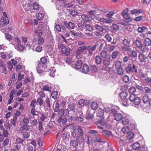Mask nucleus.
I'll return each mask as SVG.
<instances>
[{
  "label": "nucleus",
  "mask_w": 151,
  "mask_h": 151,
  "mask_svg": "<svg viewBox=\"0 0 151 151\" xmlns=\"http://www.w3.org/2000/svg\"><path fill=\"white\" fill-rule=\"evenodd\" d=\"M86 48L87 47L84 46H82L81 47H79L76 51V52H78V53L82 54V53L84 51V50H86Z\"/></svg>",
  "instance_id": "412c9836"
},
{
  "label": "nucleus",
  "mask_w": 151,
  "mask_h": 151,
  "mask_svg": "<svg viewBox=\"0 0 151 151\" xmlns=\"http://www.w3.org/2000/svg\"><path fill=\"white\" fill-rule=\"evenodd\" d=\"M96 113V117H99V118L104 117V111L102 109L99 108L97 110Z\"/></svg>",
  "instance_id": "ddd939ff"
},
{
  "label": "nucleus",
  "mask_w": 151,
  "mask_h": 151,
  "mask_svg": "<svg viewBox=\"0 0 151 151\" xmlns=\"http://www.w3.org/2000/svg\"><path fill=\"white\" fill-rule=\"evenodd\" d=\"M89 71V74L92 76H94V65H93Z\"/></svg>",
  "instance_id": "a19ab883"
},
{
  "label": "nucleus",
  "mask_w": 151,
  "mask_h": 151,
  "mask_svg": "<svg viewBox=\"0 0 151 151\" xmlns=\"http://www.w3.org/2000/svg\"><path fill=\"white\" fill-rule=\"evenodd\" d=\"M37 94L39 95V97L43 99L45 98V94L42 91H39Z\"/></svg>",
  "instance_id": "de8ad7c7"
},
{
  "label": "nucleus",
  "mask_w": 151,
  "mask_h": 151,
  "mask_svg": "<svg viewBox=\"0 0 151 151\" xmlns=\"http://www.w3.org/2000/svg\"><path fill=\"white\" fill-rule=\"evenodd\" d=\"M136 91V89L135 88L132 86L130 87L129 89V93L131 94H134V93Z\"/></svg>",
  "instance_id": "a18cd8bd"
},
{
  "label": "nucleus",
  "mask_w": 151,
  "mask_h": 151,
  "mask_svg": "<svg viewBox=\"0 0 151 151\" xmlns=\"http://www.w3.org/2000/svg\"><path fill=\"white\" fill-rule=\"evenodd\" d=\"M89 70V66L88 65L84 64L82 68V72L85 73H87Z\"/></svg>",
  "instance_id": "bb28decb"
},
{
  "label": "nucleus",
  "mask_w": 151,
  "mask_h": 151,
  "mask_svg": "<svg viewBox=\"0 0 151 151\" xmlns=\"http://www.w3.org/2000/svg\"><path fill=\"white\" fill-rule=\"evenodd\" d=\"M103 135L107 138H109L112 135L111 132L107 130H104L102 132Z\"/></svg>",
  "instance_id": "dca6fc26"
},
{
  "label": "nucleus",
  "mask_w": 151,
  "mask_h": 151,
  "mask_svg": "<svg viewBox=\"0 0 151 151\" xmlns=\"http://www.w3.org/2000/svg\"><path fill=\"white\" fill-rule=\"evenodd\" d=\"M42 89L44 91L51 93L52 90V87L50 86L45 85L43 86Z\"/></svg>",
  "instance_id": "2eb2a0df"
},
{
  "label": "nucleus",
  "mask_w": 151,
  "mask_h": 151,
  "mask_svg": "<svg viewBox=\"0 0 151 151\" xmlns=\"http://www.w3.org/2000/svg\"><path fill=\"white\" fill-rule=\"evenodd\" d=\"M58 95V92L56 91H52L51 94L52 98L54 99H56L57 98Z\"/></svg>",
  "instance_id": "3c124183"
},
{
  "label": "nucleus",
  "mask_w": 151,
  "mask_h": 151,
  "mask_svg": "<svg viewBox=\"0 0 151 151\" xmlns=\"http://www.w3.org/2000/svg\"><path fill=\"white\" fill-rule=\"evenodd\" d=\"M128 8H126L123 11L121 14V15L125 19L124 20V22L127 23L130 22L132 20V18L130 17L128 13Z\"/></svg>",
  "instance_id": "20e7f679"
},
{
  "label": "nucleus",
  "mask_w": 151,
  "mask_h": 151,
  "mask_svg": "<svg viewBox=\"0 0 151 151\" xmlns=\"http://www.w3.org/2000/svg\"><path fill=\"white\" fill-rule=\"evenodd\" d=\"M45 102L47 108H50L51 106V102L50 100V99L49 97H47L45 100Z\"/></svg>",
  "instance_id": "a878e982"
},
{
  "label": "nucleus",
  "mask_w": 151,
  "mask_h": 151,
  "mask_svg": "<svg viewBox=\"0 0 151 151\" xmlns=\"http://www.w3.org/2000/svg\"><path fill=\"white\" fill-rule=\"evenodd\" d=\"M9 138H6L4 140H3L2 145L4 146H6L9 145Z\"/></svg>",
  "instance_id": "49530a36"
},
{
  "label": "nucleus",
  "mask_w": 151,
  "mask_h": 151,
  "mask_svg": "<svg viewBox=\"0 0 151 151\" xmlns=\"http://www.w3.org/2000/svg\"><path fill=\"white\" fill-rule=\"evenodd\" d=\"M134 136V134L133 132H129L127 135V139L128 140H130L133 138Z\"/></svg>",
  "instance_id": "72a5a7b5"
},
{
  "label": "nucleus",
  "mask_w": 151,
  "mask_h": 151,
  "mask_svg": "<svg viewBox=\"0 0 151 151\" xmlns=\"http://www.w3.org/2000/svg\"><path fill=\"white\" fill-rule=\"evenodd\" d=\"M115 72V68L114 66L112 67H109L108 69V73L109 74L112 75L114 74Z\"/></svg>",
  "instance_id": "79ce46f5"
},
{
  "label": "nucleus",
  "mask_w": 151,
  "mask_h": 151,
  "mask_svg": "<svg viewBox=\"0 0 151 151\" xmlns=\"http://www.w3.org/2000/svg\"><path fill=\"white\" fill-rule=\"evenodd\" d=\"M127 127L128 129L130 130H132L134 129L135 128V126L134 124L130 123L128 125Z\"/></svg>",
  "instance_id": "e2e57ef3"
},
{
  "label": "nucleus",
  "mask_w": 151,
  "mask_h": 151,
  "mask_svg": "<svg viewBox=\"0 0 151 151\" xmlns=\"http://www.w3.org/2000/svg\"><path fill=\"white\" fill-rule=\"evenodd\" d=\"M17 117L14 116L13 118L11 120V123L13 125L15 126L16 125V122H17Z\"/></svg>",
  "instance_id": "864d4df0"
},
{
  "label": "nucleus",
  "mask_w": 151,
  "mask_h": 151,
  "mask_svg": "<svg viewBox=\"0 0 151 151\" xmlns=\"http://www.w3.org/2000/svg\"><path fill=\"white\" fill-rule=\"evenodd\" d=\"M24 48H25V47H24L20 43H18L17 45V50L18 51L22 52L24 50Z\"/></svg>",
  "instance_id": "4c0bfd02"
},
{
  "label": "nucleus",
  "mask_w": 151,
  "mask_h": 151,
  "mask_svg": "<svg viewBox=\"0 0 151 151\" xmlns=\"http://www.w3.org/2000/svg\"><path fill=\"white\" fill-rule=\"evenodd\" d=\"M140 146V144L139 142H137L132 145V148L134 150H135L136 151H137V149L139 148Z\"/></svg>",
  "instance_id": "cd10ccee"
},
{
  "label": "nucleus",
  "mask_w": 151,
  "mask_h": 151,
  "mask_svg": "<svg viewBox=\"0 0 151 151\" xmlns=\"http://www.w3.org/2000/svg\"><path fill=\"white\" fill-rule=\"evenodd\" d=\"M1 130H3L2 132V135L5 137L7 138L9 134V132H8V129H5V128H3L1 129Z\"/></svg>",
  "instance_id": "e433bc0d"
},
{
  "label": "nucleus",
  "mask_w": 151,
  "mask_h": 151,
  "mask_svg": "<svg viewBox=\"0 0 151 151\" xmlns=\"http://www.w3.org/2000/svg\"><path fill=\"white\" fill-rule=\"evenodd\" d=\"M129 100L131 103H133L136 105H139L141 101L140 98L138 97L135 94H131L129 96Z\"/></svg>",
  "instance_id": "7ed1b4c3"
},
{
  "label": "nucleus",
  "mask_w": 151,
  "mask_h": 151,
  "mask_svg": "<svg viewBox=\"0 0 151 151\" xmlns=\"http://www.w3.org/2000/svg\"><path fill=\"white\" fill-rule=\"evenodd\" d=\"M20 128L19 130L20 133H22L24 131H29L31 129V125H29V124H20Z\"/></svg>",
  "instance_id": "423d86ee"
},
{
  "label": "nucleus",
  "mask_w": 151,
  "mask_h": 151,
  "mask_svg": "<svg viewBox=\"0 0 151 151\" xmlns=\"http://www.w3.org/2000/svg\"><path fill=\"white\" fill-rule=\"evenodd\" d=\"M95 61L97 65H99L101 63V59L99 55H97L95 58Z\"/></svg>",
  "instance_id": "ea45409f"
},
{
  "label": "nucleus",
  "mask_w": 151,
  "mask_h": 151,
  "mask_svg": "<svg viewBox=\"0 0 151 151\" xmlns=\"http://www.w3.org/2000/svg\"><path fill=\"white\" fill-rule=\"evenodd\" d=\"M128 51V55L132 58H136L137 57V53L134 50H132L131 48L130 51Z\"/></svg>",
  "instance_id": "9d476101"
},
{
  "label": "nucleus",
  "mask_w": 151,
  "mask_h": 151,
  "mask_svg": "<svg viewBox=\"0 0 151 151\" xmlns=\"http://www.w3.org/2000/svg\"><path fill=\"white\" fill-rule=\"evenodd\" d=\"M58 118L56 119L57 121L60 124H64L67 122V119L65 118H63V116L58 117Z\"/></svg>",
  "instance_id": "f8f14e48"
},
{
  "label": "nucleus",
  "mask_w": 151,
  "mask_h": 151,
  "mask_svg": "<svg viewBox=\"0 0 151 151\" xmlns=\"http://www.w3.org/2000/svg\"><path fill=\"white\" fill-rule=\"evenodd\" d=\"M44 17V14L42 13H39L37 15V19L39 20L42 19Z\"/></svg>",
  "instance_id": "37998d69"
},
{
  "label": "nucleus",
  "mask_w": 151,
  "mask_h": 151,
  "mask_svg": "<svg viewBox=\"0 0 151 151\" xmlns=\"http://www.w3.org/2000/svg\"><path fill=\"white\" fill-rule=\"evenodd\" d=\"M64 23L65 25L68 29H73L75 27V25L74 23L70 22H69L68 23H67L66 21H64Z\"/></svg>",
  "instance_id": "4468645a"
},
{
  "label": "nucleus",
  "mask_w": 151,
  "mask_h": 151,
  "mask_svg": "<svg viewBox=\"0 0 151 151\" xmlns=\"http://www.w3.org/2000/svg\"><path fill=\"white\" fill-rule=\"evenodd\" d=\"M59 111L58 113V117L62 116L64 114V110L63 109L61 108L58 110Z\"/></svg>",
  "instance_id": "8fccbe9b"
},
{
  "label": "nucleus",
  "mask_w": 151,
  "mask_h": 151,
  "mask_svg": "<svg viewBox=\"0 0 151 151\" xmlns=\"http://www.w3.org/2000/svg\"><path fill=\"white\" fill-rule=\"evenodd\" d=\"M135 44L136 46L138 48L141 49L143 52H145V51L144 50V49L145 47L143 44L142 43L140 40L137 39L135 41Z\"/></svg>",
  "instance_id": "0eeeda50"
},
{
  "label": "nucleus",
  "mask_w": 151,
  "mask_h": 151,
  "mask_svg": "<svg viewBox=\"0 0 151 151\" xmlns=\"http://www.w3.org/2000/svg\"><path fill=\"white\" fill-rule=\"evenodd\" d=\"M40 60L41 63V64H44L47 63V59L46 57H42L41 58Z\"/></svg>",
  "instance_id": "0e129e2a"
},
{
  "label": "nucleus",
  "mask_w": 151,
  "mask_h": 151,
  "mask_svg": "<svg viewBox=\"0 0 151 151\" xmlns=\"http://www.w3.org/2000/svg\"><path fill=\"white\" fill-rule=\"evenodd\" d=\"M110 58H105L103 60V64L105 66H108L110 64Z\"/></svg>",
  "instance_id": "aec40b11"
},
{
  "label": "nucleus",
  "mask_w": 151,
  "mask_h": 151,
  "mask_svg": "<svg viewBox=\"0 0 151 151\" xmlns=\"http://www.w3.org/2000/svg\"><path fill=\"white\" fill-rule=\"evenodd\" d=\"M37 104V103L35 100H32L30 104V106L32 107V108H35Z\"/></svg>",
  "instance_id": "5fc2aeb1"
},
{
  "label": "nucleus",
  "mask_w": 151,
  "mask_h": 151,
  "mask_svg": "<svg viewBox=\"0 0 151 151\" xmlns=\"http://www.w3.org/2000/svg\"><path fill=\"white\" fill-rule=\"evenodd\" d=\"M129 80V77L127 75H125L122 79V81L125 83L128 82Z\"/></svg>",
  "instance_id": "338daca9"
},
{
  "label": "nucleus",
  "mask_w": 151,
  "mask_h": 151,
  "mask_svg": "<svg viewBox=\"0 0 151 151\" xmlns=\"http://www.w3.org/2000/svg\"><path fill=\"white\" fill-rule=\"evenodd\" d=\"M29 122L30 119L29 118L27 117H24L20 122V124H29Z\"/></svg>",
  "instance_id": "5701e85b"
},
{
  "label": "nucleus",
  "mask_w": 151,
  "mask_h": 151,
  "mask_svg": "<svg viewBox=\"0 0 151 151\" xmlns=\"http://www.w3.org/2000/svg\"><path fill=\"white\" fill-rule=\"evenodd\" d=\"M150 99V98L148 95H145L143 97L142 101L145 104L148 103Z\"/></svg>",
  "instance_id": "f704fd0d"
},
{
  "label": "nucleus",
  "mask_w": 151,
  "mask_h": 151,
  "mask_svg": "<svg viewBox=\"0 0 151 151\" xmlns=\"http://www.w3.org/2000/svg\"><path fill=\"white\" fill-rule=\"evenodd\" d=\"M43 99L41 98L38 97L37 99V102L38 104L40 106H42L43 104Z\"/></svg>",
  "instance_id": "6e6d98bb"
},
{
  "label": "nucleus",
  "mask_w": 151,
  "mask_h": 151,
  "mask_svg": "<svg viewBox=\"0 0 151 151\" xmlns=\"http://www.w3.org/2000/svg\"><path fill=\"white\" fill-rule=\"evenodd\" d=\"M119 53V51H115L113 52L111 55V57L113 59L116 58L117 57Z\"/></svg>",
  "instance_id": "052dcab7"
},
{
  "label": "nucleus",
  "mask_w": 151,
  "mask_h": 151,
  "mask_svg": "<svg viewBox=\"0 0 151 151\" xmlns=\"http://www.w3.org/2000/svg\"><path fill=\"white\" fill-rule=\"evenodd\" d=\"M95 142L100 143H103L104 142L103 140L102 139L100 136L96 135H95Z\"/></svg>",
  "instance_id": "2f4dec72"
},
{
  "label": "nucleus",
  "mask_w": 151,
  "mask_h": 151,
  "mask_svg": "<svg viewBox=\"0 0 151 151\" xmlns=\"http://www.w3.org/2000/svg\"><path fill=\"white\" fill-rule=\"evenodd\" d=\"M81 18L83 20L85 21L89 22L90 21L89 18L88 16L83 14L81 16Z\"/></svg>",
  "instance_id": "bf43d9fd"
},
{
  "label": "nucleus",
  "mask_w": 151,
  "mask_h": 151,
  "mask_svg": "<svg viewBox=\"0 0 151 151\" xmlns=\"http://www.w3.org/2000/svg\"><path fill=\"white\" fill-rule=\"evenodd\" d=\"M128 95V93L126 92L122 91L120 93L119 96L122 99H125Z\"/></svg>",
  "instance_id": "c756f323"
},
{
  "label": "nucleus",
  "mask_w": 151,
  "mask_h": 151,
  "mask_svg": "<svg viewBox=\"0 0 151 151\" xmlns=\"http://www.w3.org/2000/svg\"><path fill=\"white\" fill-rule=\"evenodd\" d=\"M144 43L146 45L148 46L151 44V40L148 38H145Z\"/></svg>",
  "instance_id": "c03bdc74"
},
{
  "label": "nucleus",
  "mask_w": 151,
  "mask_h": 151,
  "mask_svg": "<svg viewBox=\"0 0 151 151\" xmlns=\"http://www.w3.org/2000/svg\"><path fill=\"white\" fill-rule=\"evenodd\" d=\"M122 123L124 125H127L129 123V120L128 118L126 117H124L122 119Z\"/></svg>",
  "instance_id": "13d9d810"
},
{
  "label": "nucleus",
  "mask_w": 151,
  "mask_h": 151,
  "mask_svg": "<svg viewBox=\"0 0 151 151\" xmlns=\"http://www.w3.org/2000/svg\"><path fill=\"white\" fill-rule=\"evenodd\" d=\"M38 129L40 131H42L44 130L42 124L40 121L38 122Z\"/></svg>",
  "instance_id": "69168bd1"
},
{
  "label": "nucleus",
  "mask_w": 151,
  "mask_h": 151,
  "mask_svg": "<svg viewBox=\"0 0 151 151\" xmlns=\"http://www.w3.org/2000/svg\"><path fill=\"white\" fill-rule=\"evenodd\" d=\"M86 50H89V52L91 54L94 50V45L92 47L91 46H89L87 47V48Z\"/></svg>",
  "instance_id": "603ef678"
},
{
  "label": "nucleus",
  "mask_w": 151,
  "mask_h": 151,
  "mask_svg": "<svg viewBox=\"0 0 151 151\" xmlns=\"http://www.w3.org/2000/svg\"><path fill=\"white\" fill-rule=\"evenodd\" d=\"M125 70L126 73L129 74H131L134 73H137V70L135 65L131 63L127 64Z\"/></svg>",
  "instance_id": "f03ea898"
},
{
  "label": "nucleus",
  "mask_w": 151,
  "mask_h": 151,
  "mask_svg": "<svg viewBox=\"0 0 151 151\" xmlns=\"http://www.w3.org/2000/svg\"><path fill=\"white\" fill-rule=\"evenodd\" d=\"M70 144V146L76 148L78 147L79 143L76 139H71Z\"/></svg>",
  "instance_id": "9b49d317"
},
{
  "label": "nucleus",
  "mask_w": 151,
  "mask_h": 151,
  "mask_svg": "<svg viewBox=\"0 0 151 151\" xmlns=\"http://www.w3.org/2000/svg\"><path fill=\"white\" fill-rule=\"evenodd\" d=\"M116 69L117 70V72L118 75H122L123 74L124 70L121 66L118 67Z\"/></svg>",
  "instance_id": "473e14b6"
},
{
  "label": "nucleus",
  "mask_w": 151,
  "mask_h": 151,
  "mask_svg": "<svg viewBox=\"0 0 151 151\" xmlns=\"http://www.w3.org/2000/svg\"><path fill=\"white\" fill-rule=\"evenodd\" d=\"M71 128H73V131H71V136L74 138H76V139L79 143V145H81L84 143V131L81 126H78L77 129L74 127V124H72L70 125Z\"/></svg>",
  "instance_id": "f257e3e1"
},
{
  "label": "nucleus",
  "mask_w": 151,
  "mask_h": 151,
  "mask_svg": "<svg viewBox=\"0 0 151 151\" xmlns=\"http://www.w3.org/2000/svg\"><path fill=\"white\" fill-rule=\"evenodd\" d=\"M115 119L117 121H119L121 120L122 119L123 116L122 114L119 113H116L114 114V116Z\"/></svg>",
  "instance_id": "6ab92c4d"
},
{
  "label": "nucleus",
  "mask_w": 151,
  "mask_h": 151,
  "mask_svg": "<svg viewBox=\"0 0 151 151\" xmlns=\"http://www.w3.org/2000/svg\"><path fill=\"white\" fill-rule=\"evenodd\" d=\"M140 62H143L145 61V55L142 53H140L138 56Z\"/></svg>",
  "instance_id": "7c9ffc66"
},
{
  "label": "nucleus",
  "mask_w": 151,
  "mask_h": 151,
  "mask_svg": "<svg viewBox=\"0 0 151 151\" xmlns=\"http://www.w3.org/2000/svg\"><path fill=\"white\" fill-rule=\"evenodd\" d=\"M83 64V62L81 60H78L76 62L75 64V67L76 69H79L81 68Z\"/></svg>",
  "instance_id": "a211bd4d"
},
{
  "label": "nucleus",
  "mask_w": 151,
  "mask_h": 151,
  "mask_svg": "<svg viewBox=\"0 0 151 151\" xmlns=\"http://www.w3.org/2000/svg\"><path fill=\"white\" fill-rule=\"evenodd\" d=\"M95 27L96 28V29L97 30L101 32H103L104 31V29L99 25L98 24L95 25Z\"/></svg>",
  "instance_id": "4d7b16f0"
},
{
  "label": "nucleus",
  "mask_w": 151,
  "mask_h": 151,
  "mask_svg": "<svg viewBox=\"0 0 151 151\" xmlns=\"http://www.w3.org/2000/svg\"><path fill=\"white\" fill-rule=\"evenodd\" d=\"M105 48H104V50L101 52V57L104 58H106L108 56L107 52L105 50Z\"/></svg>",
  "instance_id": "c85d7f7f"
},
{
  "label": "nucleus",
  "mask_w": 151,
  "mask_h": 151,
  "mask_svg": "<svg viewBox=\"0 0 151 151\" xmlns=\"http://www.w3.org/2000/svg\"><path fill=\"white\" fill-rule=\"evenodd\" d=\"M69 109L71 111L73 112H75L76 111V108L74 104H70L69 105Z\"/></svg>",
  "instance_id": "09e8293b"
},
{
  "label": "nucleus",
  "mask_w": 151,
  "mask_h": 151,
  "mask_svg": "<svg viewBox=\"0 0 151 151\" xmlns=\"http://www.w3.org/2000/svg\"><path fill=\"white\" fill-rule=\"evenodd\" d=\"M71 49L69 48H66L65 46H63L61 49V53L66 56L69 55Z\"/></svg>",
  "instance_id": "1a4fd4ad"
},
{
  "label": "nucleus",
  "mask_w": 151,
  "mask_h": 151,
  "mask_svg": "<svg viewBox=\"0 0 151 151\" xmlns=\"http://www.w3.org/2000/svg\"><path fill=\"white\" fill-rule=\"evenodd\" d=\"M124 46L121 47V49L124 51H130L131 48H130V42L127 40L124 39L123 41Z\"/></svg>",
  "instance_id": "39448f33"
},
{
  "label": "nucleus",
  "mask_w": 151,
  "mask_h": 151,
  "mask_svg": "<svg viewBox=\"0 0 151 151\" xmlns=\"http://www.w3.org/2000/svg\"><path fill=\"white\" fill-rule=\"evenodd\" d=\"M131 102L129 100V99L123 102L122 103L123 105L126 106H129L131 104Z\"/></svg>",
  "instance_id": "680f3d73"
},
{
  "label": "nucleus",
  "mask_w": 151,
  "mask_h": 151,
  "mask_svg": "<svg viewBox=\"0 0 151 151\" xmlns=\"http://www.w3.org/2000/svg\"><path fill=\"white\" fill-rule=\"evenodd\" d=\"M47 67L45 65L40 63L38 65V67H36L37 70V73L39 74L42 73L43 71L42 69H45Z\"/></svg>",
  "instance_id": "6e6552de"
},
{
  "label": "nucleus",
  "mask_w": 151,
  "mask_h": 151,
  "mask_svg": "<svg viewBox=\"0 0 151 151\" xmlns=\"http://www.w3.org/2000/svg\"><path fill=\"white\" fill-rule=\"evenodd\" d=\"M99 19L100 20V22H103L105 23L110 24L112 22V19H106L102 18H99Z\"/></svg>",
  "instance_id": "4be33fe9"
},
{
  "label": "nucleus",
  "mask_w": 151,
  "mask_h": 151,
  "mask_svg": "<svg viewBox=\"0 0 151 151\" xmlns=\"http://www.w3.org/2000/svg\"><path fill=\"white\" fill-rule=\"evenodd\" d=\"M0 66L2 68V72L4 74H6V73L7 69L6 68L5 66V64H4V63L2 61H1L0 62Z\"/></svg>",
  "instance_id": "b1692460"
},
{
  "label": "nucleus",
  "mask_w": 151,
  "mask_h": 151,
  "mask_svg": "<svg viewBox=\"0 0 151 151\" xmlns=\"http://www.w3.org/2000/svg\"><path fill=\"white\" fill-rule=\"evenodd\" d=\"M98 124H96V126H95V128H96L97 129L95 130V133H101L103 131V127L102 126H100L98 125Z\"/></svg>",
  "instance_id": "f3484780"
},
{
  "label": "nucleus",
  "mask_w": 151,
  "mask_h": 151,
  "mask_svg": "<svg viewBox=\"0 0 151 151\" xmlns=\"http://www.w3.org/2000/svg\"><path fill=\"white\" fill-rule=\"evenodd\" d=\"M24 139H22L19 137H18L15 140V144H21L23 146H24L23 142L24 141Z\"/></svg>",
  "instance_id": "393cba45"
},
{
  "label": "nucleus",
  "mask_w": 151,
  "mask_h": 151,
  "mask_svg": "<svg viewBox=\"0 0 151 151\" xmlns=\"http://www.w3.org/2000/svg\"><path fill=\"white\" fill-rule=\"evenodd\" d=\"M98 119V120H99L98 121V124H100L101 126L105 125L106 123L104 121V117Z\"/></svg>",
  "instance_id": "58836bf2"
},
{
  "label": "nucleus",
  "mask_w": 151,
  "mask_h": 151,
  "mask_svg": "<svg viewBox=\"0 0 151 151\" xmlns=\"http://www.w3.org/2000/svg\"><path fill=\"white\" fill-rule=\"evenodd\" d=\"M93 114H91L89 113H88L86 115L85 118L87 119H90L93 118Z\"/></svg>",
  "instance_id": "774afa93"
},
{
  "label": "nucleus",
  "mask_w": 151,
  "mask_h": 151,
  "mask_svg": "<svg viewBox=\"0 0 151 151\" xmlns=\"http://www.w3.org/2000/svg\"><path fill=\"white\" fill-rule=\"evenodd\" d=\"M23 137L24 139H27L29 138L30 136V133L27 131H26L22 132Z\"/></svg>",
  "instance_id": "c9c22d12"
}]
</instances>
